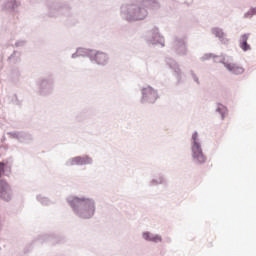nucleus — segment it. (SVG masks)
Masks as SVG:
<instances>
[{"mask_svg": "<svg viewBox=\"0 0 256 256\" xmlns=\"http://www.w3.org/2000/svg\"><path fill=\"white\" fill-rule=\"evenodd\" d=\"M248 39H249V35H247V34H244L241 36L240 47H241V49H243V51H249V49H251V46H249V44H247Z\"/></svg>", "mask_w": 256, "mask_h": 256, "instance_id": "nucleus-7", "label": "nucleus"}, {"mask_svg": "<svg viewBox=\"0 0 256 256\" xmlns=\"http://www.w3.org/2000/svg\"><path fill=\"white\" fill-rule=\"evenodd\" d=\"M90 57L96 61L98 65H105V63H107V54L103 52L90 51Z\"/></svg>", "mask_w": 256, "mask_h": 256, "instance_id": "nucleus-5", "label": "nucleus"}, {"mask_svg": "<svg viewBox=\"0 0 256 256\" xmlns=\"http://www.w3.org/2000/svg\"><path fill=\"white\" fill-rule=\"evenodd\" d=\"M0 199L11 201V188L5 180H0Z\"/></svg>", "mask_w": 256, "mask_h": 256, "instance_id": "nucleus-4", "label": "nucleus"}, {"mask_svg": "<svg viewBox=\"0 0 256 256\" xmlns=\"http://www.w3.org/2000/svg\"><path fill=\"white\" fill-rule=\"evenodd\" d=\"M143 103H155L157 101V91L151 87L144 88L142 90Z\"/></svg>", "mask_w": 256, "mask_h": 256, "instance_id": "nucleus-3", "label": "nucleus"}, {"mask_svg": "<svg viewBox=\"0 0 256 256\" xmlns=\"http://www.w3.org/2000/svg\"><path fill=\"white\" fill-rule=\"evenodd\" d=\"M91 163V158L89 157H85V158H81V157H76L74 159H72V165H83V163Z\"/></svg>", "mask_w": 256, "mask_h": 256, "instance_id": "nucleus-8", "label": "nucleus"}, {"mask_svg": "<svg viewBox=\"0 0 256 256\" xmlns=\"http://www.w3.org/2000/svg\"><path fill=\"white\" fill-rule=\"evenodd\" d=\"M198 137L199 134H197V132L192 135V139L194 141L192 145L193 158L196 159L199 163H205V161H207V158H205V155H203L201 145H199V142H197Z\"/></svg>", "mask_w": 256, "mask_h": 256, "instance_id": "nucleus-2", "label": "nucleus"}, {"mask_svg": "<svg viewBox=\"0 0 256 256\" xmlns=\"http://www.w3.org/2000/svg\"><path fill=\"white\" fill-rule=\"evenodd\" d=\"M140 13H142V15H139V13H137L136 19H143L147 15V10L140 9Z\"/></svg>", "mask_w": 256, "mask_h": 256, "instance_id": "nucleus-12", "label": "nucleus"}, {"mask_svg": "<svg viewBox=\"0 0 256 256\" xmlns=\"http://www.w3.org/2000/svg\"><path fill=\"white\" fill-rule=\"evenodd\" d=\"M226 69H228V71H231V73H234V75H241L242 73H244V69L243 67L237 65V64H224Z\"/></svg>", "mask_w": 256, "mask_h": 256, "instance_id": "nucleus-6", "label": "nucleus"}, {"mask_svg": "<svg viewBox=\"0 0 256 256\" xmlns=\"http://www.w3.org/2000/svg\"><path fill=\"white\" fill-rule=\"evenodd\" d=\"M74 205L81 207L80 217L83 219H90L92 215H95V202L90 199H73Z\"/></svg>", "mask_w": 256, "mask_h": 256, "instance_id": "nucleus-1", "label": "nucleus"}, {"mask_svg": "<svg viewBox=\"0 0 256 256\" xmlns=\"http://www.w3.org/2000/svg\"><path fill=\"white\" fill-rule=\"evenodd\" d=\"M163 239L159 235H152L150 238V241H153L154 243H161Z\"/></svg>", "mask_w": 256, "mask_h": 256, "instance_id": "nucleus-11", "label": "nucleus"}, {"mask_svg": "<svg viewBox=\"0 0 256 256\" xmlns=\"http://www.w3.org/2000/svg\"><path fill=\"white\" fill-rule=\"evenodd\" d=\"M152 236L153 235H151V233H149V232L143 233V239H145L146 241H151Z\"/></svg>", "mask_w": 256, "mask_h": 256, "instance_id": "nucleus-13", "label": "nucleus"}, {"mask_svg": "<svg viewBox=\"0 0 256 256\" xmlns=\"http://www.w3.org/2000/svg\"><path fill=\"white\" fill-rule=\"evenodd\" d=\"M5 173V164L0 162V177Z\"/></svg>", "mask_w": 256, "mask_h": 256, "instance_id": "nucleus-14", "label": "nucleus"}, {"mask_svg": "<svg viewBox=\"0 0 256 256\" xmlns=\"http://www.w3.org/2000/svg\"><path fill=\"white\" fill-rule=\"evenodd\" d=\"M218 113H221L222 119H225V113H227V108L225 106L221 105L217 108Z\"/></svg>", "mask_w": 256, "mask_h": 256, "instance_id": "nucleus-10", "label": "nucleus"}, {"mask_svg": "<svg viewBox=\"0 0 256 256\" xmlns=\"http://www.w3.org/2000/svg\"><path fill=\"white\" fill-rule=\"evenodd\" d=\"M212 33L218 37L219 39H223L225 37V33H223V30L219 29V28H214L212 30Z\"/></svg>", "mask_w": 256, "mask_h": 256, "instance_id": "nucleus-9", "label": "nucleus"}]
</instances>
